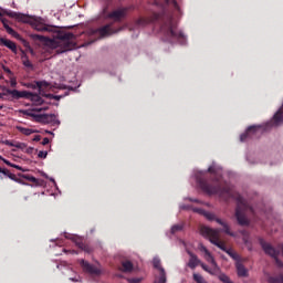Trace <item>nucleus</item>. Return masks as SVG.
I'll return each instance as SVG.
<instances>
[{
  "label": "nucleus",
  "mask_w": 283,
  "mask_h": 283,
  "mask_svg": "<svg viewBox=\"0 0 283 283\" xmlns=\"http://www.w3.org/2000/svg\"><path fill=\"white\" fill-rule=\"evenodd\" d=\"M241 233H242V235H244V238H243V242H245L247 243V231H241Z\"/></svg>",
  "instance_id": "de8ad7c7"
},
{
  "label": "nucleus",
  "mask_w": 283,
  "mask_h": 283,
  "mask_svg": "<svg viewBox=\"0 0 283 283\" xmlns=\"http://www.w3.org/2000/svg\"><path fill=\"white\" fill-rule=\"evenodd\" d=\"M119 271L123 273H132V271H134V263H132V261H123Z\"/></svg>",
  "instance_id": "412c9836"
},
{
  "label": "nucleus",
  "mask_w": 283,
  "mask_h": 283,
  "mask_svg": "<svg viewBox=\"0 0 283 283\" xmlns=\"http://www.w3.org/2000/svg\"><path fill=\"white\" fill-rule=\"evenodd\" d=\"M30 25L33 28V30H36L38 32H49L50 30V27L43 23L39 18H31Z\"/></svg>",
  "instance_id": "9b49d317"
},
{
  "label": "nucleus",
  "mask_w": 283,
  "mask_h": 283,
  "mask_svg": "<svg viewBox=\"0 0 283 283\" xmlns=\"http://www.w3.org/2000/svg\"><path fill=\"white\" fill-rule=\"evenodd\" d=\"M217 276L220 280V282H222V283H233L231 281V279L227 274H224L222 272H219V274Z\"/></svg>",
  "instance_id": "cd10ccee"
},
{
  "label": "nucleus",
  "mask_w": 283,
  "mask_h": 283,
  "mask_svg": "<svg viewBox=\"0 0 283 283\" xmlns=\"http://www.w3.org/2000/svg\"><path fill=\"white\" fill-rule=\"evenodd\" d=\"M19 132L23 134L24 136H31V134H36V130L32 128H25V127H18Z\"/></svg>",
  "instance_id": "393cba45"
},
{
  "label": "nucleus",
  "mask_w": 283,
  "mask_h": 283,
  "mask_svg": "<svg viewBox=\"0 0 283 283\" xmlns=\"http://www.w3.org/2000/svg\"><path fill=\"white\" fill-rule=\"evenodd\" d=\"M3 96H8L9 101H21V98H25L34 103V105H43V97L30 91L7 88L3 93H0V98H3Z\"/></svg>",
  "instance_id": "7ed1b4c3"
},
{
  "label": "nucleus",
  "mask_w": 283,
  "mask_h": 283,
  "mask_svg": "<svg viewBox=\"0 0 283 283\" xmlns=\"http://www.w3.org/2000/svg\"><path fill=\"white\" fill-rule=\"evenodd\" d=\"M13 8H14V2L12 3Z\"/></svg>",
  "instance_id": "13d9d810"
},
{
  "label": "nucleus",
  "mask_w": 283,
  "mask_h": 283,
  "mask_svg": "<svg viewBox=\"0 0 283 283\" xmlns=\"http://www.w3.org/2000/svg\"><path fill=\"white\" fill-rule=\"evenodd\" d=\"M154 283H167V272L161 270V274L155 276Z\"/></svg>",
  "instance_id": "5701e85b"
},
{
  "label": "nucleus",
  "mask_w": 283,
  "mask_h": 283,
  "mask_svg": "<svg viewBox=\"0 0 283 283\" xmlns=\"http://www.w3.org/2000/svg\"><path fill=\"white\" fill-rule=\"evenodd\" d=\"M4 14H7V17H10V19H15V21H20L21 23H30L32 21V18L23 13H17L14 11H6Z\"/></svg>",
  "instance_id": "f8f14e48"
},
{
  "label": "nucleus",
  "mask_w": 283,
  "mask_h": 283,
  "mask_svg": "<svg viewBox=\"0 0 283 283\" xmlns=\"http://www.w3.org/2000/svg\"><path fill=\"white\" fill-rule=\"evenodd\" d=\"M1 17L2 15L0 13V21L2 22V25L7 30L8 34H11V36H14V39H19V33L8 25V21Z\"/></svg>",
  "instance_id": "6ab92c4d"
},
{
  "label": "nucleus",
  "mask_w": 283,
  "mask_h": 283,
  "mask_svg": "<svg viewBox=\"0 0 283 283\" xmlns=\"http://www.w3.org/2000/svg\"><path fill=\"white\" fill-rule=\"evenodd\" d=\"M69 253H78L75 250H69Z\"/></svg>",
  "instance_id": "3c124183"
},
{
  "label": "nucleus",
  "mask_w": 283,
  "mask_h": 283,
  "mask_svg": "<svg viewBox=\"0 0 283 283\" xmlns=\"http://www.w3.org/2000/svg\"><path fill=\"white\" fill-rule=\"evenodd\" d=\"M209 264L212 265V268H208L207 264L200 263L199 266L206 271V273H209V275H220V266L216 262V259H213V262H209Z\"/></svg>",
  "instance_id": "ddd939ff"
},
{
  "label": "nucleus",
  "mask_w": 283,
  "mask_h": 283,
  "mask_svg": "<svg viewBox=\"0 0 283 283\" xmlns=\"http://www.w3.org/2000/svg\"><path fill=\"white\" fill-rule=\"evenodd\" d=\"M0 179L3 180V176H0Z\"/></svg>",
  "instance_id": "5fc2aeb1"
},
{
  "label": "nucleus",
  "mask_w": 283,
  "mask_h": 283,
  "mask_svg": "<svg viewBox=\"0 0 283 283\" xmlns=\"http://www.w3.org/2000/svg\"><path fill=\"white\" fill-rule=\"evenodd\" d=\"M15 148L23 150L28 148V145H25L24 143H15Z\"/></svg>",
  "instance_id": "473e14b6"
},
{
  "label": "nucleus",
  "mask_w": 283,
  "mask_h": 283,
  "mask_svg": "<svg viewBox=\"0 0 283 283\" xmlns=\"http://www.w3.org/2000/svg\"><path fill=\"white\" fill-rule=\"evenodd\" d=\"M0 160H2V163H4V165H8V167H12V163H10V160H8V159H6L3 157Z\"/></svg>",
  "instance_id": "ea45409f"
},
{
  "label": "nucleus",
  "mask_w": 283,
  "mask_h": 283,
  "mask_svg": "<svg viewBox=\"0 0 283 283\" xmlns=\"http://www.w3.org/2000/svg\"><path fill=\"white\" fill-rule=\"evenodd\" d=\"M3 159V157L2 156H0V160H2Z\"/></svg>",
  "instance_id": "6e6d98bb"
},
{
  "label": "nucleus",
  "mask_w": 283,
  "mask_h": 283,
  "mask_svg": "<svg viewBox=\"0 0 283 283\" xmlns=\"http://www.w3.org/2000/svg\"><path fill=\"white\" fill-rule=\"evenodd\" d=\"M153 266L157 269V271H159V274H161V271H165V268H163V265L160 264L159 259H154Z\"/></svg>",
  "instance_id": "c85d7f7f"
},
{
  "label": "nucleus",
  "mask_w": 283,
  "mask_h": 283,
  "mask_svg": "<svg viewBox=\"0 0 283 283\" xmlns=\"http://www.w3.org/2000/svg\"><path fill=\"white\" fill-rule=\"evenodd\" d=\"M6 171V168L0 167V174H3Z\"/></svg>",
  "instance_id": "8fccbe9b"
},
{
  "label": "nucleus",
  "mask_w": 283,
  "mask_h": 283,
  "mask_svg": "<svg viewBox=\"0 0 283 283\" xmlns=\"http://www.w3.org/2000/svg\"><path fill=\"white\" fill-rule=\"evenodd\" d=\"M208 174L213 176L212 184H209L206 177H197V182L200 189L208 193V196H220V198H234L237 200V208H235V218L237 222L240 227H249L251 221L247 217V212L255 214V210L253 207L249 206L247 200L240 196V193L235 192L231 185L227 181H222V177L218 175L216 171V166H210L208 168Z\"/></svg>",
  "instance_id": "f257e3e1"
},
{
  "label": "nucleus",
  "mask_w": 283,
  "mask_h": 283,
  "mask_svg": "<svg viewBox=\"0 0 283 283\" xmlns=\"http://www.w3.org/2000/svg\"><path fill=\"white\" fill-rule=\"evenodd\" d=\"M0 43H1V45H4V48H8L12 52H17V44L14 42H12L11 40L1 38Z\"/></svg>",
  "instance_id": "aec40b11"
},
{
  "label": "nucleus",
  "mask_w": 283,
  "mask_h": 283,
  "mask_svg": "<svg viewBox=\"0 0 283 283\" xmlns=\"http://www.w3.org/2000/svg\"><path fill=\"white\" fill-rule=\"evenodd\" d=\"M72 240L77 249H81V251H85V253H92V247L87 245L83 238L73 237Z\"/></svg>",
  "instance_id": "2eb2a0df"
},
{
  "label": "nucleus",
  "mask_w": 283,
  "mask_h": 283,
  "mask_svg": "<svg viewBox=\"0 0 283 283\" xmlns=\"http://www.w3.org/2000/svg\"><path fill=\"white\" fill-rule=\"evenodd\" d=\"M33 87H38L39 88V94H41V92H43V90H48V87H50V83L43 81V82H35V85H33Z\"/></svg>",
  "instance_id": "b1692460"
},
{
  "label": "nucleus",
  "mask_w": 283,
  "mask_h": 283,
  "mask_svg": "<svg viewBox=\"0 0 283 283\" xmlns=\"http://www.w3.org/2000/svg\"><path fill=\"white\" fill-rule=\"evenodd\" d=\"M269 283H283V274H279L277 276H269Z\"/></svg>",
  "instance_id": "bb28decb"
},
{
  "label": "nucleus",
  "mask_w": 283,
  "mask_h": 283,
  "mask_svg": "<svg viewBox=\"0 0 283 283\" xmlns=\"http://www.w3.org/2000/svg\"><path fill=\"white\" fill-rule=\"evenodd\" d=\"M279 248L281 249V253L283 255V244H279Z\"/></svg>",
  "instance_id": "09e8293b"
},
{
  "label": "nucleus",
  "mask_w": 283,
  "mask_h": 283,
  "mask_svg": "<svg viewBox=\"0 0 283 283\" xmlns=\"http://www.w3.org/2000/svg\"><path fill=\"white\" fill-rule=\"evenodd\" d=\"M195 211L197 213H203V216H205V218H207V220H210V221L216 220L218 222V224L223 227V231H224V233H227V235H230L231 238H235V233L231 232V228L229 227V224L227 222L222 221V219L217 218L211 212H205V210H202V209H195Z\"/></svg>",
  "instance_id": "0eeeda50"
},
{
  "label": "nucleus",
  "mask_w": 283,
  "mask_h": 283,
  "mask_svg": "<svg viewBox=\"0 0 283 283\" xmlns=\"http://www.w3.org/2000/svg\"><path fill=\"white\" fill-rule=\"evenodd\" d=\"M161 33L166 36V41H186L185 33L178 30V23L174 18H168L161 25Z\"/></svg>",
  "instance_id": "20e7f679"
},
{
  "label": "nucleus",
  "mask_w": 283,
  "mask_h": 283,
  "mask_svg": "<svg viewBox=\"0 0 283 283\" xmlns=\"http://www.w3.org/2000/svg\"><path fill=\"white\" fill-rule=\"evenodd\" d=\"M235 268H237V275L239 277H249V270H247L244 264L237 262Z\"/></svg>",
  "instance_id": "a211bd4d"
},
{
  "label": "nucleus",
  "mask_w": 283,
  "mask_h": 283,
  "mask_svg": "<svg viewBox=\"0 0 283 283\" xmlns=\"http://www.w3.org/2000/svg\"><path fill=\"white\" fill-rule=\"evenodd\" d=\"M137 23H138V25H145L147 23V20L140 19V20H138Z\"/></svg>",
  "instance_id": "37998d69"
},
{
  "label": "nucleus",
  "mask_w": 283,
  "mask_h": 283,
  "mask_svg": "<svg viewBox=\"0 0 283 283\" xmlns=\"http://www.w3.org/2000/svg\"><path fill=\"white\" fill-rule=\"evenodd\" d=\"M33 140L34 143H39L41 140V135H35Z\"/></svg>",
  "instance_id": "a18cd8bd"
},
{
  "label": "nucleus",
  "mask_w": 283,
  "mask_h": 283,
  "mask_svg": "<svg viewBox=\"0 0 283 283\" xmlns=\"http://www.w3.org/2000/svg\"><path fill=\"white\" fill-rule=\"evenodd\" d=\"M200 233L203 238H207L211 244L218 247L221 251H224L232 260H238V254L233 250L227 248V243L220 240V230L211 229L209 227H201Z\"/></svg>",
  "instance_id": "f03ea898"
},
{
  "label": "nucleus",
  "mask_w": 283,
  "mask_h": 283,
  "mask_svg": "<svg viewBox=\"0 0 283 283\" xmlns=\"http://www.w3.org/2000/svg\"><path fill=\"white\" fill-rule=\"evenodd\" d=\"M191 202H199L198 199H190Z\"/></svg>",
  "instance_id": "603ef678"
},
{
  "label": "nucleus",
  "mask_w": 283,
  "mask_h": 283,
  "mask_svg": "<svg viewBox=\"0 0 283 283\" xmlns=\"http://www.w3.org/2000/svg\"><path fill=\"white\" fill-rule=\"evenodd\" d=\"M42 145H50V138L48 137H44L43 140H42Z\"/></svg>",
  "instance_id": "79ce46f5"
},
{
  "label": "nucleus",
  "mask_w": 283,
  "mask_h": 283,
  "mask_svg": "<svg viewBox=\"0 0 283 283\" xmlns=\"http://www.w3.org/2000/svg\"><path fill=\"white\" fill-rule=\"evenodd\" d=\"M25 116H31V118L36 119L38 123H43L44 125H50V123H56L55 114H42L36 115L32 111H24Z\"/></svg>",
  "instance_id": "6e6552de"
},
{
  "label": "nucleus",
  "mask_w": 283,
  "mask_h": 283,
  "mask_svg": "<svg viewBox=\"0 0 283 283\" xmlns=\"http://www.w3.org/2000/svg\"><path fill=\"white\" fill-rule=\"evenodd\" d=\"M187 253L189 255V262H188V266L189 269H196V266H200V264L202 263V261H200V259H198V255H196L193 252H191L190 250H187Z\"/></svg>",
  "instance_id": "f3484780"
},
{
  "label": "nucleus",
  "mask_w": 283,
  "mask_h": 283,
  "mask_svg": "<svg viewBox=\"0 0 283 283\" xmlns=\"http://www.w3.org/2000/svg\"><path fill=\"white\" fill-rule=\"evenodd\" d=\"M11 167L13 169H18V171H22L23 170V168H21V166L17 165V164H11Z\"/></svg>",
  "instance_id": "a19ab883"
},
{
  "label": "nucleus",
  "mask_w": 283,
  "mask_h": 283,
  "mask_svg": "<svg viewBox=\"0 0 283 283\" xmlns=\"http://www.w3.org/2000/svg\"><path fill=\"white\" fill-rule=\"evenodd\" d=\"M109 19H113V21H120L127 17V9L120 8L117 9L108 14Z\"/></svg>",
  "instance_id": "dca6fc26"
},
{
  "label": "nucleus",
  "mask_w": 283,
  "mask_h": 283,
  "mask_svg": "<svg viewBox=\"0 0 283 283\" xmlns=\"http://www.w3.org/2000/svg\"><path fill=\"white\" fill-rule=\"evenodd\" d=\"M199 250L205 253V260H207L208 262H213V255L211 254V252H209V250L207 249V247L200 244L199 245Z\"/></svg>",
  "instance_id": "4be33fe9"
},
{
  "label": "nucleus",
  "mask_w": 283,
  "mask_h": 283,
  "mask_svg": "<svg viewBox=\"0 0 283 283\" xmlns=\"http://www.w3.org/2000/svg\"><path fill=\"white\" fill-rule=\"evenodd\" d=\"M3 176H7V178H10V180H13L14 182H19V178H17V175L10 172L8 168H4Z\"/></svg>",
  "instance_id": "a878e982"
},
{
  "label": "nucleus",
  "mask_w": 283,
  "mask_h": 283,
  "mask_svg": "<svg viewBox=\"0 0 283 283\" xmlns=\"http://www.w3.org/2000/svg\"><path fill=\"white\" fill-rule=\"evenodd\" d=\"M123 29L114 30L112 29V24H107L101 29L97 30L99 34V39H105V36H112V34H116L117 32H120Z\"/></svg>",
  "instance_id": "4468645a"
},
{
  "label": "nucleus",
  "mask_w": 283,
  "mask_h": 283,
  "mask_svg": "<svg viewBox=\"0 0 283 283\" xmlns=\"http://www.w3.org/2000/svg\"><path fill=\"white\" fill-rule=\"evenodd\" d=\"M38 158H42V159L48 158V151L40 150L39 154H38Z\"/></svg>",
  "instance_id": "72a5a7b5"
},
{
  "label": "nucleus",
  "mask_w": 283,
  "mask_h": 283,
  "mask_svg": "<svg viewBox=\"0 0 283 283\" xmlns=\"http://www.w3.org/2000/svg\"><path fill=\"white\" fill-rule=\"evenodd\" d=\"M78 87H81V84H77L76 86L69 85V86H67V90H69V92H70V91H71V92H76V90H78Z\"/></svg>",
  "instance_id": "c9c22d12"
},
{
  "label": "nucleus",
  "mask_w": 283,
  "mask_h": 283,
  "mask_svg": "<svg viewBox=\"0 0 283 283\" xmlns=\"http://www.w3.org/2000/svg\"><path fill=\"white\" fill-rule=\"evenodd\" d=\"M259 244L263 249L265 255H270V258H273L279 269H283V262L279 259L280 253H282V250L280 249V247L277 250L273 245H271V243L265 242V240L262 238L259 239Z\"/></svg>",
  "instance_id": "423d86ee"
},
{
  "label": "nucleus",
  "mask_w": 283,
  "mask_h": 283,
  "mask_svg": "<svg viewBox=\"0 0 283 283\" xmlns=\"http://www.w3.org/2000/svg\"><path fill=\"white\" fill-rule=\"evenodd\" d=\"M127 282H129V283H140V282H143V279H127Z\"/></svg>",
  "instance_id": "e433bc0d"
},
{
  "label": "nucleus",
  "mask_w": 283,
  "mask_h": 283,
  "mask_svg": "<svg viewBox=\"0 0 283 283\" xmlns=\"http://www.w3.org/2000/svg\"><path fill=\"white\" fill-rule=\"evenodd\" d=\"M32 151H34V148L33 147H29V148H27L25 154H32Z\"/></svg>",
  "instance_id": "49530a36"
},
{
  "label": "nucleus",
  "mask_w": 283,
  "mask_h": 283,
  "mask_svg": "<svg viewBox=\"0 0 283 283\" xmlns=\"http://www.w3.org/2000/svg\"><path fill=\"white\" fill-rule=\"evenodd\" d=\"M165 2L169 6H174V8H178V2H176V0H165Z\"/></svg>",
  "instance_id": "f704fd0d"
},
{
  "label": "nucleus",
  "mask_w": 283,
  "mask_h": 283,
  "mask_svg": "<svg viewBox=\"0 0 283 283\" xmlns=\"http://www.w3.org/2000/svg\"><path fill=\"white\" fill-rule=\"evenodd\" d=\"M48 134H52V132H48Z\"/></svg>",
  "instance_id": "4d7b16f0"
},
{
  "label": "nucleus",
  "mask_w": 283,
  "mask_h": 283,
  "mask_svg": "<svg viewBox=\"0 0 283 283\" xmlns=\"http://www.w3.org/2000/svg\"><path fill=\"white\" fill-rule=\"evenodd\" d=\"M260 129V126H249L245 133L241 134L240 136L241 143H245V140H249L250 138H258V133Z\"/></svg>",
  "instance_id": "1a4fd4ad"
},
{
  "label": "nucleus",
  "mask_w": 283,
  "mask_h": 283,
  "mask_svg": "<svg viewBox=\"0 0 283 283\" xmlns=\"http://www.w3.org/2000/svg\"><path fill=\"white\" fill-rule=\"evenodd\" d=\"M80 264L84 273H88V275H101V269H98L96 265L91 264L90 262L83 259L80 260Z\"/></svg>",
  "instance_id": "9d476101"
},
{
  "label": "nucleus",
  "mask_w": 283,
  "mask_h": 283,
  "mask_svg": "<svg viewBox=\"0 0 283 283\" xmlns=\"http://www.w3.org/2000/svg\"><path fill=\"white\" fill-rule=\"evenodd\" d=\"M23 65L25 67H32V62H30V60H23Z\"/></svg>",
  "instance_id": "58836bf2"
},
{
  "label": "nucleus",
  "mask_w": 283,
  "mask_h": 283,
  "mask_svg": "<svg viewBox=\"0 0 283 283\" xmlns=\"http://www.w3.org/2000/svg\"><path fill=\"white\" fill-rule=\"evenodd\" d=\"M10 85H11V87H17V80L12 78L10 81Z\"/></svg>",
  "instance_id": "c03bdc74"
},
{
  "label": "nucleus",
  "mask_w": 283,
  "mask_h": 283,
  "mask_svg": "<svg viewBox=\"0 0 283 283\" xmlns=\"http://www.w3.org/2000/svg\"><path fill=\"white\" fill-rule=\"evenodd\" d=\"M52 50H56L57 54H63V52H70L76 45L74 43V34L65 33L62 38L55 39L50 42Z\"/></svg>",
  "instance_id": "39448f33"
},
{
  "label": "nucleus",
  "mask_w": 283,
  "mask_h": 283,
  "mask_svg": "<svg viewBox=\"0 0 283 283\" xmlns=\"http://www.w3.org/2000/svg\"><path fill=\"white\" fill-rule=\"evenodd\" d=\"M25 180H29V182H39V179L32 175L24 176Z\"/></svg>",
  "instance_id": "7c9ffc66"
},
{
  "label": "nucleus",
  "mask_w": 283,
  "mask_h": 283,
  "mask_svg": "<svg viewBox=\"0 0 283 283\" xmlns=\"http://www.w3.org/2000/svg\"><path fill=\"white\" fill-rule=\"evenodd\" d=\"M185 229V224H175L171 227L170 233L176 234Z\"/></svg>",
  "instance_id": "c756f323"
},
{
  "label": "nucleus",
  "mask_w": 283,
  "mask_h": 283,
  "mask_svg": "<svg viewBox=\"0 0 283 283\" xmlns=\"http://www.w3.org/2000/svg\"><path fill=\"white\" fill-rule=\"evenodd\" d=\"M4 145H8V147H17V143L10 142V140H6Z\"/></svg>",
  "instance_id": "4c0bfd02"
},
{
  "label": "nucleus",
  "mask_w": 283,
  "mask_h": 283,
  "mask_svg": "<svg viewBox=\"0 0 283 283\" xmlns=\"http://www.w3.org/2000/svg\"><path fill=\"white\" fill-rule=\"evenodd\" d=\"M35 111L36 112H43V108H36Z\"/></svg>",
  "instance_id": "864d4df0"
},
{
  "label": "nucleus",
  "mask_w": 283,
  "mask_h": 283,
  "mask_svg": "<svg viewBox=\"0 0 283 283\" xmlns=\"http://www.w3.org/2000/svg\"><path fill=\"white\" fill-rule=\"evenodd\" d=\"M45 96L46 98H53L54 101H61L63 98V96L61 95H53V94H48Z\"/></svg>",
  "instance_id": "2f4dec72"
}]
</instances>
